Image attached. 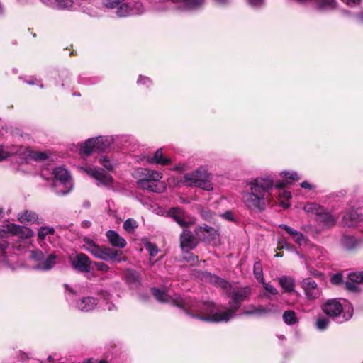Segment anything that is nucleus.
<instances>
[{
	"label": "nucleus",
	"mask_w": 363,
	"mask_h": 363,
	"mask_svg": "<svg viewBox=\"0 0 363 363\" xmlns=\"http://www.w3.org/2000/svg\"><path fill=\"white\" fill-rule=\"evenodd\" d=\"M281 176L285 177L286 179H290L294 181L299 180L300 177L296 172H282Z\"/></svg>",
	"instance_id": "nucleus-46"
},
{
	"label": "nucleus",
	"mask_w": 363,
	"mask_h": 363,
	"mask_svg": "<svg viewBox=\"0 0 363 363\" xmlns=\"http://www.w3.org/2000/svg\"><path fill=\"white\" fill-rule=\"evenodd\" d=\"M9 244L7 240H0V249L1 250L3 253L9 247Z\"/></svg>",
	"instance_id": "nucleus-58"
},
{
	"label": "nucleus",
	"mask_w": 363,
	"mask_h": 363,
	"mask_svg": "<svg viewBox=\"0 0 363 363\" xmlns=\"http://www.w3.org/2000/svg\"><path fill=\"white\" fill-rule=\"evenodd\" d=\"M196 244V238L191 231L184 230L180 235V246L182 250H192Z\"/></svg>",
	"instance_id": "nucleus-17"
},
{
	"label": "nucleus",
	"mask_w": 363,
	"mask_h": 363,
	"mask_svg": "<svg viewBox=\"0 0 363 363\" xmlns=\"http://www.w3.org/2000/svg\"><path fill=\"white\" fill-rule=\"evenodd\" d=\"M315 220L322 225L323 228H330L335 225L337 218L325 211L323 208L322 212L315 217Z\"/></svg>",
	"instance_id": "nucleus-18"
},
{
	"label": "nucleus",
	"mask_w": 363,
	"mask_h": 363,
	"mask_svg": "<svg viewBox=\"0 0 363 363\" xmlns=\"http://www.w3.org/2000/svg\"><path fill=\"white\" fill-rule=\"evenodd\" d=\"M83 247L85 250L90 252L94 257L96 256V253L98 252L100 247L94 242L91 239L85 237L83 239Z\"/></svg>",
	"instance_id": "nucleus-28"
},
{
	"label": "nucleus",
	"mask_w": 363,
	"mask_h": 363,
	"mask_svg": "<svg viewBox=\"0 0 363 363\" xmlns=\"http://www.w3.org/2000/svg\"><path fill=\"white\" fill-rule=\"evenodd\" d=\"M98 302L96 298L91 296H88L81 298L77 303L76 306L79 310L82 311L89 312L94 310Z\"/></svg>",
	"instance_id": "nucleus-21"
},
{
	"label": "nucleus",
	"mask_w": 363,
	"mask_h": 363,
	"mask_svg": "<svg viewBox=\"0 0 363 363\" xmlns=\"http://www.w3.org/2000/svg\"><path fill=\"white\" fill-rule=\"evenodd\" d=\"M112 139L109 137L99 136L86 140L79 150L82 157H88L93 152H100L109 147Z\"/></svg>",
	"instance_id": "nucleus-7"
},
{
	"label": "nucleus",
	"mask_w": 363,
	"mask_h": 363,
	"mask_svg": "<svg viewBox=\"0 0 363 363\" xmlns=\"http://www.w3.org/2000/svg\"><path fill=\"white\" fill-rule=\"evenodd\" d=\"M279 228L286 231L290 235H291L295 241L298 244L301 245L306 241V237L303 234L296 230L293 229L286 224L279 225Z\"/></svg>",
	"instance_id": "nucleus-26"
},
{
	"label": "nucleus",
	"mask_w": 363,
	"mask_h": 363,
	"mask_svg": "<svg viewBox=\"0 0 363 363\" xmlns=\"http://www.w3.org/2000/svg\"><path fill=\"white\" fill-rule=\"evenodd\" d=\"M312 254L320 260H325L328 259V252L319 247H314L313 249Z\"/></svg>",
	"instance_id": "nucleus-34"
},
{
	"label": "nucleus",
	"mask_w": 363,
	"mask_h": 363,
	"mask_svg": "<svg viewBox=\"0 0 363 363\" xmlns=\"http://www.w3.org/2000/svg\"><path fill=\"white\" fill-rule=\"evenodd\" d=\"M101 297L104 298V301H108L109 300V298L111 296L110 294L106 291H102L101 292ZM107 309L108 311H113L115 309V305L112 303L106 302Z\"/></svg>",
	"instance_id": "nucleus-47"
},
{
	"label": "nucleus",
	"mask_w": 363,
	"mask_h": 363,
	"mask_svg": "<svg viewBox=\"0 0 363 363\" xmlns=\"http://www.w3.org/2000/svg\"><path fill=\"white\" fill-rule=\"evenodd\" d=\"M144 8L142 3L138 0H132L126 3H121L116 13L119 17H126L130 15H139L143 13Z\"/></svg>",
	"instance_id": "nucleus-9"
},
{
	"label": "nucleus",
	"mask_w": 363,
	"mask_h": 363,
	"mask_svg": "<svg viewBox=\"0 0 363 363\" xmlns=\"http://www.w3.org/2000/svg\"><path fill=\"white\" fill-rule=\"evenodd\" d=\"M251 294L249 287L233 292L231 298L228 302L229 308L224 311H216V305L209 301H200V308L203 313L199 315H193L194 318L207 322L220 323L228 322L235 316L241 303L248 299Z\"/></svg>",
	"instance_id": "nucleus-1"
},
{
	"label": "nucleus",
	"mask_w": 363,
	"mask_h": 363,
	"mask_svg": "<svg viewBox=\"0 0 363 363\" xmlns=\"http://www.w3.org/2000/svg\"><path fill=\"white\" fill-rule=\"evenodd\" d=\"M145 248L151 257L156 256L158 252L157 247L150 242L145 245Z\"/></svg>",
	"instance_id": "nucleus-44"
},
{
	"label": "nucleus",
	"mask_w": 363,
	"mask_h": 363,
	"mask_svg": "<svg viewBox=\"0 0 363 363\" xmlns=\"http://www.w3.org/2000/svg\"><path fill=\"white\" fill-rule=\"evenodd\" d=\"M9 156V152L6 151L2 147H0V161L6 159Z\"/></svg>",
	"instance_id": "nucleus-57"
},
{
	"label": "nucleus",
	"mask_w": 363,
	"mask_h": 363,
	"mask_svg": "<svg viewBox=\"0 0 363 363\" xmlns=\"http://www.w3.org/2000/svg\"><path fill=\"white\" fill-rule=\"evenodd\" d=\"M137 83L138 84H145V85H147V86H149V85H150L152 84V81L150 80V78L140 75L138 77Z\"/></svg>",
	"instance_id": "nucleus-50"
},
{
	"label": "nucleus",
	"mask_w": 363,
	"mask_h": 363,
	"mask_svg": "<svg viewBox=\"0 0 363 363\" xmlns=\"http://www.w3.org/2000/svg\"><path fill=\"white\" fill-rule=\"evenodd\" d=\"M140 174L143 177L137 182L139 188L155 193H162L165 191V184L160 181L162 178V174L160 172L141 169Z\"/></svg>",
	"instance_id": "nucleus-4"
},
{
	"label": "nucleus",
	"mask_w": 363,
	"mask_h": 363,
	"mask_svg": "<svg viewBox=\"0 0 363 363\" xmlns=\"http://www.w3.org/2000/svg\"><path fill=\"white\" fill-rule=\"evenodd\" d=\"M18 218L21 223H26V222L35 223L37 220L38 216L32 211H26L19 214Z\"/></svg>",
	"instance_id": "nucleus-30"
},
{
	"label": "nucleus",
	"mask_w": 363,
	"mask_h": 363,
	"mask_svg": "<svg viewBox=\"0 0 363 363\" xmlns=\"http://www.w3.org/2000/svg\"><path fill=\"white\" fill-rule=\"evenodd\" d=\"M64 286L65 288L66 292H67L69 294L73 295V296L76 294L75 290L74 289L71 288L70 286H69L68 284H65Z\"/></svg>",
	"instance_id": "nucleus-60"
},
{
	"label": "nucleus",
	"mask_w": 363,
	"mask_h": 363,
	"mask_svg": "<svg viewBox=\"0 0 363 363\" xmlns=\"http://www.w3.org/2000/svg\"><path fill=\"white\" fill-rule=\"evenodd\" d=\"M247 2L252 7H259L263 4L264 0H247Z\"/></svg>",
	"instance_id": "nucleus-55"
},
{
	"label": "nucleus",
	"mask_w": 363,
	"mask_h": 363,
	"mask_svg": "<svg viewBox=\"0 0 363 363\" xmlns=\"http://www.w3.org/2000/svg\"><path fill=\"white\" fill-rule=\"evenodd\" d=\"M221 216L228 221H235L233 213L230 211H226L221 215Z\"/></svg>",
	"instance_id": "nucleus-54"
},
{
	"label": "nucleus",
	"mask_w": 363,
	"mask_h": 363,
	"mask_svg": "<svg viewBox=\"0 0 363 363\" xmlns=\"http://www.w3.org/2000/svg\"><path fill=\"white\" fill-rule=\"evenodd\" d=\"M260 282L264 285V289L271 294L275 295L278 293L276 288L274 287L272 285L265 283L264 280Z\"/></svg>",
	"instance_id": "nucleus-49"
},
{
	"label": "nucleus",
	"mask_w": 363,
	"mask_h": 363,
	"mask_svg": "<svg viewBox=\"0 0 363 363\" xmlns=\"http://www.w3.org/2000/svg\"><path fill=\"white\" fill-rule=\"evenodd\" d=\"M55 182L54 186L60 188L61 186L62 189L56 191L57 194H67L72 188V180L68 171L62 167H56L53 171Z\"/></svg>",
	"instance_id": "nucleus-8"
},
{
	"label": "nucleus",
	"mask_w": 363,
	"mask_h": 363,
	"mask_svg": "<svg viewBox=\"0 0 363 363\" xmlns=\"http://www.w3.org/2000/svg\"><path fill=\"white\" fill-rule=\"evenodd\" d=\"M250 191L242 194V201L250 210L263 211L270 204V195L274 186L271 177H258L249 184Z\"/></svg>",
	"instance_id": "nucleus-2"
},
{
	"label": "nucleus",
	"mask_w": 363,
	"mask_h": 363,
	"mask_svg": "<svg viewBox=\"0 0 363 363\" xmlns=\"http://www.w3.org/2000/svg\"><path fill=\"white\" fill-rule=\"evenodd\" d=\"M342 1L350 6H353L356 4H358L360 2V0H342Z\"/></svg>",
	"instance_id": "nucleus-61"
},
{
	"label": "nucleus",
	"mask_w": 363,
	"mask_h": 363,
	"mask_svg": "<svg viewBox=\"0 0 363 363\" xmlns=\"http://www.w3.org/2000/svg\"><path fill=\"white\" fill-rule=\"evenodd\" d=\"M152 294L157 301L162 303H172L174 306L183 308L187 315L193 318V315H199V313H203L200 308V301H194L191 298H183L177 294L171 296L166 291L156 288L152 289Z\"/></svg>",
	"instance_id": "nucleus-3"
},
{
	"label": "nucleus",
	"mask_w": 363,
	"mask_h": 363,
	"mask_svg": "<svg viewBox=\"0 0 363 363\" xmlns=\"http://www.w3.org/2000/svg\"><path fill=\"white\" fill-rule=\"evenodd\" d=\"M56 259L57 257L55 255L50 254L45 259H43L41 262H38L35 268L42 271L49 270L56 264Z\"/></svg>",
	"instance_id": "nucleus-24"
},
{
	"label": "nucleus",
	"mask_w": 363,
	"mask_h": 363,
	"mask_svg": "<svg viewBox=\"0 0 363 363\" xmlns=\"http://www.w3.org/2000/svg\"><path fill=\"white\" fill-rule=\"evenodd\" d=\"M195 233L200 240L208 243L216 240L218 237V230L206 224L196 227Z\"/></svg>",
	"instance_id": "nucleus-15"
},
{
	"label": "nucleus",
	"mask_w": 363,
	"mask_h": 363,
	"mask_svg": "<svg viewBox=\"0 0 363 363\" xmlns=\"http://www.w3.org/2000/svg\"><path fill=\"white\" fill-rule=\"evenodd\" d=\"M357 243V240L352 236L345 235L341 240L342 246L348 250L354 249Z\"/></svg>",
	"instance_id": "nucleus-31"
},
{
	"label": "nucleus",
	"mask_w": 363,
	"mask_h": 363,
	"mask_svg": "<svg viewBox=\"0 0 363 363\" xmlns=\"http://www.w3.org/2000/svg\"><path fill=\"white\" fill-rule=\"evenodd\" d=\"M301 186L304 189H311L312 185L310 184L307 181H303L301 183Z\"/></svg>",
	"instance_id": "nucleus-64"
},
{
	"label": "nucleus",
	"mask_w": 363,
	"mask_h": 363,
	"mask_svg": "<svg viewBox=\"0 0 363 363\" xmlns=\"http://www.w3.org/2000/svg\"><path fill=\"white\" fill-rule=\"evenodd\" d=\"M95 257L104 261H116L118 263L127 260V257L123 255L122 251L109 247H100Z\"/></svg>",
	"instance_id": "nucleus-11"
},
{
	"label": "nucleus",
	"mask_w": 363,
	"mask_h": 363,
	"mask_svg": "<svg viewBox=\"0 0 363 363\" xmlns=\"http://www.w3.org/2000/svg\"><path fill=\"white\" fill-rule=\"evenodd\" d=\"M323 207L313 203H307L304 206L303 210L308 213H312L315 216L318 215L319 213L322 212Z\"/></svg>",
	"instance_id": "nucleus-32"
},
{
	"label": "nucleus",
	"mask_w": 363,
	"mask_h": 363,
	"mask_svg": "<svg viewBox=\"0 0 363 363\" xmlns=\"http://www.w3.org/2000/svg\"><path fill=\"white\" fill-rule=\"evenodd\" d=\"M331 282L334 284H340L342 282V275L340 273H337L331 277Z\"/></svg>",
	"instance_id": "nucleus-51"
},
{
	"label": "nucleus",
	"mask_w": 363,
	"mask_h": 363,
	"mask_svg": "<svg viewBox=\"0 0 363 363\" xmlns=\"http://www.w3.org/2000/svg\"><path fill=\"white\" fill-rule=\"evenodd\" d=\"M182 181L189 186H197L208 191L213 189L210 174L203 167H199L196 171L184 174Z\"/></svg>",
	"instance_id": "nucleus-6"
},
{
	"label": "nucleus",
	"mask_w": 363,
	"mask_h": 363,
	"mask_svg": "<svg viewBox=\"0 0 363 363\" xmlns=\"http://www.w3.org/2000/svg\"><path fill=\"white\" fill-rule=\"evenodd\" d=\"M86 173L97 180L101 184L110 186L113 183V177L98 167H89L85 170Z\"/></svg>",
	"instance_id": "nucleus-16"
},
{
	"label": "nucleus",
	"mask_w": 363,
	"mask_h": 363,
	"mask_svg": "<svg viewBox=\"0 0 363 363\" xmlns=\"http://www.w3.org/2000/svg\"><path fill=\"white\" fill-rule=\"evenodd\" d=\"M173 3L179 4V8L182 9H197L202 6L205 0H171Z\"/></svg>",
	"instance_id": "nucleus-22"
},
{
	"label": "nucleus",
	"mask_w": 363,
	"mask_h": 363,
	"mask_svg": "<svg viewBox=\"0 0 363 363\" xmlns=\"http://www.w3.org/2000/svg\"><path fill=\"white\" fill-rule=\"evenodd\" d=\"M279 283L283 289L288 293L294 291V279L290 277L283 276L279 278Z\"/></svg>",
	"instance_id": "nucleus-27"
},
{
	"label": "nucleus",
	"mask_w": 363,
	"mask_h": 363,
	"mask_svg": "<svg viewBox=\"0 0 363 363\" xmlns=\"http://www.w3.org/2000/svg\"><path fill=\"white\" fill-rule=\"evenodd\" d=\"M99 162L107 170L111 171L113 169L114 164L108 157H101L99 160Z\"/></svg>",
	"instance_id": "nucleus-41"
},
{
	"label": "nucleus",
	"mask_w": 363,
	"mask_h": 363,
	"mask_svg": "<svg viewBox=\"0 0 363 363\" xmlns=\"http://www.w3.org/2000/svg\"><path fill=\"white\" fill-rule=\"evenodd\" d=\"M309 274L311 276H313L315 278L320 279H323V277H324V275L322 272H320L315 269H313V268L309 269Z\"/></svg>",
	"instance_id": "nucleus-52"
},
{
	"label": "nucleus",
	"mask_w": 363,
	"mask_h": 363,
	"mask_svg": "<svg viewBox=\"0 0 363 363\" xmlns=\"http://www.w3.org/2000/svg\"><path fill=\"white\" fill-rule=\"evenodd\" d=\"M70 262L76 270L79 272H89L91 269V261L89 257L84 253H79L69 257Z\"/></svg>",
	"instance_id": "nucleus-14"
},
{
	"label": "nucleus",
	"mask_w": 363,
	"mask_h": 363,
	"mask_svg": "<svg viewBox=\"0 0 363 363\" xmlns=\"http://www.w3.org/2000/svg\"><path fill=\"white\" fill-rule=\"evenodd\" d=\"M55 2L56 4V6L60 9H69L73 5L72 0H55Z\"/></svg>",
	"instance_id": "nucleus-40"
},
{
	"label": "nucleus",
	"mask_w": 363,
	"mask_h": 363,
	"mask_svg": "<svg viewBox=\"0 0 363 363\" xmlns=\"http://www.w3.org/2000/svg\"><path fill=\"white\" fill-rule=\"evenodd\" d=\"M301 287L307 298L310 300L318 298L322 294L321 289L318 286L317 283L311 277L302 280Z\"/></svg>",
	"instance_id": "nucleus-12"
},
{
	"label": "nucleus",
	"mask_w": 363,
	"mask_h": 363,
	"mask_svg": "<svg viewBox=\"0 0 363 363\" xmlns=\"http://www.w3.org/2000/svg\"><path fill=\"white\" fill-rule=\"evenodd\" d=\"M6 229H0V238L7 237L6 234L18 236L20 239H28L33 235V232L30 228L17 224L11 223L4 227Z\"/></svg>",
	"instance_id": "nucleus-10"
},
{
	"label": "nucleus",
	"mask_w": 363,
	"mask_h": 363,
	"mask_svg": "<svg viewBox=\"0 0 363 363\" xmlns=\"http://www.w3.org/2000/svg\"><path fill=\"white\" fill-rule=\"evenodd\" d=\"M329 323L330 320L328 318L320 316L316 320L315 327L319 330H324L328 328Z\"/></svg>",
	"instance_id": "nucleus-35"
},
{
	"label": "nucleus",
	"mask_w": 363,
	"mask_h": 363,
	"mask_svg": "<svg viewBox=\"0 0 363 363\" xmlns=\"http://www.w3.org/2000/svg\"><path fill=\"white\" fill-rule=\"evenodd\" d=\"M43 253L41 251L35 250L31 252L30 258L40 262L43 259Z\"/></svg>",
	"instance_id": "nucleus-48"
},
{
	"label": "nucleus",
	"mask_w": 363,
	"mask_h": 363,
	"mask_svg": "<svg viewBox=\"0 0 363 363\" xmlns=\"http://www.w3.org/2000/svg\"><path fill=\"white\" fill-rule=\"evenodd\" d=\"M55 233L53 228L43 226L38 230V238L40 240H44L48 235H51Z\"/></svg>",
	"instance_id": "nucleus-38"
},
{
	"label": "nucleus",
	"mask_w": 363,
	"mask_h": 363,
	"mask_svg": "<svg viewBox=\"0 0 363 363\" xmlns=\"http://www.w3.org/2000/svg\"><path fill=\"white\" fill-rule=\"evenodd\" d=\"M181 209L179 208H171L169 211V214L173 219L182 227H186L188 223L184 221L180 216Z\"/></svg>",
	"instance_id": "nucleus-29"
},
{
	"label": "nucleus",
	"mask_w": 363,
	"mask_h": 363,
	"mask_svg": "<svg viewBox=\"0 0 363 363\" xmlns=\"http://www.w3.org/2000/svg\"><path fill=\"white\" fill-rule=\"evenodd\" d=\"M30 157L35 161H42L48 158V155L43 152L32 151L29 154Z\"/></svg>",
	"instance_id": "nucleus-42"
},
{
	"label": "nucleus",
	"mask_w": 363,
	"mask_h": 363,
	"mask_svg": "<svg viewBox=\"0 0 363 363\" xmlns=\"http://www.w3.org/2000/svg\"><path fill=\"white\" fill-rule=\"evenodd\" d=\"M280 196L286 199H290L291 198V194L290 191H283Z\"/></svg>",
	"instance_id": "nucleus-62"
},
{
	"label": "nucleus",
	"mask_w": 363,
	"mask_h": 363,
	"mask_svg": "<svg viewBox=\"0 0 363 363\" xmlns=\"http://www.w3.org/2000/svg\"><path fill=\"white\" fill-rule=\"evenodd\" d=\"M124 0H104V5L105 7L108 9H115L118 8L120 4Z\"/></svg>",
	"instance_id": "nucleus-43"
},
{
	"label": "nucleus",
	"mask_w": 363,
	"mask_h": 363,
	"mask_svg": "<svg viewBox=\"0 0 363 363\" xmlns=\"http://www.w3.org/2000/svg\"><path fill=\"white\" fill-rule=\"evenodd\" d=\"M283 320L287 325H291L297 322L296 315L294 311H286L283 314Z\"/></svg>",
	"instance_id": "nucleus-33"
},
{
	"label": "nucleus",
	"mask_w": 363,
	"mask_h": 363,
	"mask_svg": "<svg viewBox=\"0 0 363 363\" xmlns=\"http://www.w3.org/2000/svg\"><path fill=\"white\" fill-rule=\"evenodd\" d=\"M106 236L111 245L113 247L122 249L126 246L127 242L115 230H108L106 233Z\"/></svg>",
	"instance_id": "nucleus-19"
},
{
	"label": "nucleus",
	"mask_w": 363,
	"mask_h": 363,
	"mask_svg": "<svg viewBox=\"0 0 363 363\" xmlns=\"http://www.w3.org/2000/svg\"><path fill=\"white\" fill-rule=\"evenodd\" d=\"M323 311L328 316L336 318L340 323L349 320L353 315L350 305L342 306L337 299H329L322 306Z\"/></svg>",
	"instance_id": "nucleus-5"
},
{
	"label": "nucleus",
	"mask_w": 363,
	"mask_h": 363,
	"mask_svg": "<svg viewBox=\"0 0 363 363\" xmlns=\"http://www.w3.org/2000/svg\"><path fill=\"white\" fill-rule=\"evenodd\" d=\"M95 266L99 271L108 272L109 269L108 266L103 262H96Z\"/></svg>",
	"instance_id": "nucleus-53"
},
{
	"label": "nucleus",
	"mask_w": 363,
	"mask_h": 363,
	"mask_svg": "<svg viewBox=\"0 0 363 363\" xmlns=\"http://www.w3.org/2000/svg\"><path fill=\"white\" fill-rule=\"evenodd\" d=\"M148 162L150 163L161 164L163 166L168 165L172 162L170 158L163 157L162 148L157 149L155 152V155L148 159Z\"/></svg>",
	"instance_id": "nucleus-25"
},
{
	"label": "nucleus",
	"mask_w": 363,
	"mask_h": 363,
	"mask_svg": "<svg viewBox=\"0 0 363 363\" xmlns=\"http://www.w3.org/2000/svg\"><path fill=\"white\" fill-rule=\"evenodd\" d=\"M348 279L353 283H362L363 282V272H352L348 274Z\"/></svg>",
	"instance_id": "nucleus-39"
},
{
	"label": "nucleus",
	"mask_w": 363,
	"mask_h": 363,
	"mask_svg": "<svg viewBox=\"0 0 363 363\" xmlns=\"http://www.w3.org/2000/svg\"><path fill=\"white\" fill-rule=\"evenodd\" d=\"M184 259L189 262L191 265H195L199 262V257L192 253H188L184 257Z\"/></svg>",
	"instance_id": "nucleus-45"
},
{
	"label": "nucleus",
	"mask_w": 363,
	"mask_h": 363,
	"mask_svg": "<svg viewBox=\"0 0 363 363\" xmlns=\"http://www.w3.org/2000/svg\"><path fill=\"white\" fill-rule=\"evenodd\" d=\"M137 228V222L133 218H128L123 223V228L128 233L133 232Z\"/></svg>",
	"instance_id": "nucleus-37"
},
{
	"label": "nucleus",
	"mask_w": 363,
	"mask_h": 363,
	"mask_svg": "<svg viewBox=\"0 0 363 363\" xmlns=\"http://www.w3.org/2000/svg\"><path fill=\"white\" fill-rule=\"evenodd\" d=\"M345 288L349 290V291H354L356 290L357 289V286L356 285H354V284L352 283H350L349 281H346L345 283Z\"/></svg>",
	"instance_id": "nucleus-59"
},
{
	"label": "nucleus",
	"mask_w": 363,
	"mask_h": 363,
	"mask_svg": "<svg viewBox=\"0 0 363 363\" xmlns=\"http://www.w3.org/2000/svg\"><path fill=\"white\" fill-rule=\"evenodd\" d=\"M253 272L255 277L259 280L260 281L264 280L263 272H262V266L260 262H256L254 264L253 267Z\"/></svg>",
	"instance_id": "nucleus-36"
},
{
	"label": "nucleus",
	"mask_w": 363,
	"mask_h": 363,
	"mask_svg": "<svg viewBox=\"0 0 363 363\" xmlns=\"http://www.w3.org/2000/svg\"><path fill=\"white\" fill-rule=\"evenodd\" d=\"M214 3L219 6L225 7L230 4V0H213Z\"/></svg>",
	"instance_id": "nucleus-56"
},
{
	"label": "nucleus",
	"mask_w": 363,
	"mask_h": 363,
	"mask_svg": "<svg viewBox=\"0 0 363 363\" xmlns=\"http://www.w3.org/2000/svg\"><path fill=\"white\" fill-rule=\"evenodd\" d=\"M277 312V306L274 304H268L267 306H258L250 305L242 313V315H255L257 317L266 316L270 313Z\"/></svg>",
	"instance_id": "nucleus-13"
},
{
	"label": "nucleus",
	"mask_w": 363,
	"mask_h": 363,
	"mask_svg": "<svg viewBox=\"0 0 363 363\" xmlns=\"http://www.w3.org/2000/svg\"><path fill=\"white\" fill-rule=\"evenodd\" d=\"M286 183L285 182L279 181L274 184V186L277 189H282L286 186Z\"/></svg>",
	"instance_id": "nucleus-63"
},
{
	"label": "nucleus",
	"mask_w": 363,
	"mask_h": 363,
	"mask_svg": "<svg viewBox=\"0 0 363 363\" xmlns=\"http://www.w3.org/2000/svg\"><path fill=\"white\" fill-rule=\"evenodd\" d=\"M203 279L213 284L214 286L220 287L224 289H228L230 286V283L226 280L210 272H204L203 274Z\"/></svg>",
	"instance_id": "nucleus-20"
},
{
	"label": "nucleus",
	"mask_w": 363,
	"mask_h": 363,
	"mask_svg": "<svg viewBox=\"0 0 363 363\" xmlns=\"http://www.w3.org/2000/svg\"><path fill=\"white\" fill-rule=\"evenodd\" d=\"M363 220V215L362 213H358L357 211L352 210L349 213L344 215L342 218V223L345 225L351 226L354 223Z\"/></svg>",
	"instance_id": "nucleus-23"
}]
</instances>
